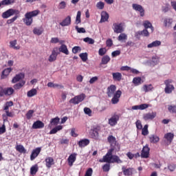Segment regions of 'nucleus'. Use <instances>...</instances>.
Returning <instances> with one entry per match:
<instances>
[{
    "label": "nucleus",
    "mask_w": 176,
    "mask_h": 176,
    "mask_svg": "<svg viewBox=\"0 0 176 176\" xmlns=\"http://www.w3.org/2000/svg\"><path fill=\"white\" fill-rule=\"evenodd\" d=\"M108 142L111 144V145H116L117 142H116V138L115 136L111 135L107 138Z\"/></svg>",
    "instance_id": "nucleus-32"
},
{
    "label": "nucleus",
    "mask_w": 176,
    "mask_h": 176,
    "mask_svg": "<svg viewBox=\"0 0 176 176\" xmlns=\"http://www.w3.org/2000/svg\"><path fill=\"white\" fill-rule=\"evenodd\" d=\"M104 6H105V3L102 1H99L96 3V8L100 10H102V9H104Z\"/></svg>",
    "instance_id": "nucleus-52"
},
{
    "label": "nucleus",
    "mask_w": 176,
    "mask_h": 176,
    "mask_svg": "<svg viewBox=\"0 0 176 176\" xmlns=\"http://www.w3.org/2000/svg\"><path fill=\"white\" fill-rule=\"evenodd\" d=\"M85 98H86V95L85 94H81L72 98L69 100V103L74 104V105H77L78 104H79V102H82V101H83Z\"/></svg>",
    "instance_id": "nucleus-6"
},
{
    "label": "nucleus",
    "mask_w": 176,
    "mask_h": 176,
    "mask_svg": "<svg viewBox=\"0 0 176 176\" xmlns=\"http://www.w3.org/2000/svg\"><path fill=\"white\" fill-rule=\"evenodd\" d=\"M120 118L119 115L116 113L113 114L111 118L109 119V124L112 127H113V126H116V124H118V122H119Z\"/></svg>",
    "instance_id": "nucleus-9"
},
{
    "label": "nucleus",
    "mask_w": 176,
    "mask_h": 176,
    "mask_svg": "<svg viewBox=\"0 0 176 176\" xmlns=\"http://www.w3.org/2000/svg\"><path fill=\"white\" fill-rule=\"evenodd\" d=\"M168 111L170 113H176V106L175 105H168Z\"/></svg>",
    "instance_id": "nucleus-45"
},
{
    "label": "nucleus",
    "mask_w": 176,
    "mask_h": 176,
    "mask_svg": "<svg viewBox=\"0 0 176 176\" xmlns=\"http://www.w3.org/2000/svg\"><path fill=\"white\" fill-rule=\"evenodd\" d=\"M153 89V87H152V85H145L143 86V90L145 91V93H148V91H151Z\"/></svg>",
    "instance_id": "nucleus-42"
},
{
    "label": "nucleus",
    "mask_w": 176,
    "mask_h": 176,
    "mask_svg": "<svg viewBox=\"0 0 176 176\" xmlns=\"http://www.w3.org/2000/svg\"><path fill=\"white\" fill-rule=\"evenodd\" d=\"M91 131H92L91 135L93 138H98L100 133L101 132V126L98 125L94 126L93 129H91Z\"/></svg>",
    "instance_id": "nucleus-10"
},
{
    "label": "nucleus",
    "mask_w": 176,
    "mask_h": 176,
    "mask_svg": "<svg viewBox=\"0 0 176 176\" xmlns=\"http://www.w3.org/2000/svg\"><path fill=\"white\" fill-rule=\"evenodd\" d=\"M126 39H127V35L124 33H121L118 37V41L120 42L122 41H126Z\"/></svg>",
    "instance_id": "nucleus-46"
},
{
    "label": "nucleus",
    "mask_w": 176,
    "mask_h": 176,
    "mask_svg": "<svg viewBox=\"0 0 176 176\" xmlns=\"http://www.w3.org/2000/svg\"><path fill=\"white\" fill-rule=\"evenodd\" d=\"M100 16L101 19L100 23H105V21H108V19H109V14H108L107 11H102Z\"/></svg>",
    "instance_id": "nucleus-20"
},
{
    "label": "nucleus",
    "mask_w": 176,
    "mask_h": 176,
    "mask_svg": "<svg viewBox=\"0 0 176 176\" xmlns=\"http://www.w3.org/2000/svg\"><path fill=\"white\" fill-rule=\"evenodd\" d=\"M10 72H12V68L8 67L7 69H5L2 72L1 79H5V78H6V76H8V75L10 74Z\"/></svg>",
    "instance_id": "nucleus-30"
},
{
    "label": "nucleus",
    "mask_w": 176,
    "mask_h": 176,
    "mask_svg": "<svg viewBox=\"0 0 176 176\" xmlns=\"http://www.w3.org/2000/svg\"><path fill=\"white\" fill-rule=\"evenodd\" d=\"M83 41L85 42L86 43H89V45H94V39L89 38V37H87L83 38Z\"/></svg>",
    "instance_id": "nucleus-43"
},
{
    "label": "nucleus",
    "mask_w": 176,
    "mask_h": 176,
    "mask_svg": "<svg viewBox=\"0 0 176 176\" xmlns=\"http://www.w3.org/2000/svg\"><path fill=\"white\" fill-rule=\"evenodd\" d=\"M115 151V148H110L106 155L103 156L102 159L99 160L100 163H117L120 164L123 163V161L120 160V157L118 155H112V152Z\"/></svg>",
    "instance_id": "nucleus-1"
},
{
    "label": "nucleus",
    "mask_w": 176,
    "mask_h": 176,
    "mask_svg": "<svg viewBox=\"0 0 176 176\" xmlns=\"http://www.w3.org/2000/svg\"><path fill=\"white\" fill-rule=\"evenodd\" d=\"M41 13V11L39 10H35L33 11L28 12L25 14V18L23 19V23L25 24V25L30 26L32 23H34V19L33 17H36L38 14Z\"/></svg>",
    "instance_id": "nucleus-3"
},
{
    "label": "nucleus",
    "mask_w": 176,
    "mask_h": 176,
    "mask_svg": "<svg viewBox=\"0 0 176 176\" xmlns=\"http://www.w3.org/2000/svg\"><path fill=\"white\" fill-rule=\"evenodd\" d=\"M67 7V3L65 1H61L58 5V9H65Z\"/></svg>",
    "instance_id": "nucleus-62"
},
{
    "label": "nucleus",
    "mask_w": 176,
    "mask_h": 176,
    "mask_svg": "<svg viewBox=\"0 0 176 176\" xmlns=\"http://www.w3.org/2000/svg\"><path fill=\"white\" fill-rule=\"evenodd\" d=\"M38 170L39 168L38 167V164H35L30 168V174L31 175H35L38 173Z\"/></svg>",
    "instance_id": "nucleus-34"
},
{
    "label": "nucleus",
    "mask_w": 176,
    "mask_h": 176,
    "mask_svg": "<svg viewBox=\"0 0 176 176\" xmlns=\"http://www.w3.org/2000/svg\"><path fill=\"white\" fill-rule=\"evenodd\" d=\"M142 79L140 77H135L133 79V83L135 86H140L141 85Z\"/></svg>",
    "instance_id": "nucleus-41"
},
{
    "label": "nucleus",
    "mask_w": 176,
    "mask_h": 176,
    "mask_svg": "<svg viewBox=\"0 0 176 176\" xmlns=\"http://www.w3.org/2000/svg\"><path fill=\"white\" fill-rule=\"evenodd\" d=\"M143 25L146 30H148V28H151V32H153V26H152V23H151L149 21H144L143 23Z\"/></svg>",
    "instance_id": "nucleus-33"
},
{
    "label": "nucleus",
    "mask_w": 176,
    "mask_h": 176,
    "mask_svg": "<svg viewBox=\"0 0 176 176\" xmlns=\"http://www.w3.org/2000/svg\"><path fill=\"white\" fill-rule=\"evenodd\" d=\"M41 151H42V148L41 147H37L34 149L30 155V160H35V159H36V157H38V155L41 153Z\"/></svg>",
    "instance_id": "nucleus-13"
},
{
    "label": "nucleus",
    "mask_w": 176,
    "mask_h": 176,
    "mask_svg": "<svg viewBox=\"0 0 176 176\" xmlns=\"http://www.w3.org/2000/svg\"><path fill=\"white\" fill-rule=\"evenodd\" d=\"M113 32L116 34H122V32H123V31H124V29L123 28V24L122 23H113Z\"/></svg>",
    "instance_id": "nucleus-11"
},
{
    "label": "nucleus",
    "mask_w": 176,
    "mask_h": 176,
    "mask_svg": "<svg viewBox=\"0 0 176 176\" xmlns=\"http://www.w3.org/2000/svg\"><path fill=\"white\" fill-rule=\"evenodd\" d=\"M79 56L82 61H83L84 63L87 61V53H81Z\"/></svg>",
    "instance_id": "nucleus-51"
},
{
    "label": "nucleus",
    "mask_w": 176,
    "mask_h": 176,
    "mask_svg": "<svg viewBox=\"0 0 176 176\" xmlns=\"http://www.w3.org/2000/svg\"><path fill=\"white\" fill-rule=\"evenodd\" d=\"M59 122H60V118L58 117L52 118L50 121L51 124H54V126L58 124Z\"/></svg>",
    "instance_id": "nucleus-49"
},
{
    "label": "nucleus",
    "mask_w": 176,
    "mask_h": 176,
    "mask_svg": "<svg viewBox=\"0 0 176 176\" xmlns=\"http://www.w3.org/2000/svg\"><path fill=\"white\" fill-rule=\"evenodd\" d=\"M151 148H149V145L146 144L145 146L143 147L141 153V157L142 159H148L149 157V151Z\"/></svg>",
    "instance_id": "nucleus-8"
},
{
    "label": "nucleus",
    "mask_w": 176,
    "mask_h": 176,
    "mask_svg": "<svg viewBox=\"0 0 176 176\" xmlns=\"http://www.w3.org/2000/svg\"><path fill=\"white\" fill-rule=\"evenodd\" d=\"M58 50L60 53L66 54V56H68V54H69V51L68 50V47L65 44L61 45L60 47L58 48Z\"/></svg>",
    "instance_id": "nucleus-22"
},
{
    "label": "nucleus",
    "mask_w": 176,
    "mask_h": 176,
    "mask_svg": "<svg viewBox=\"0 0 176 176\" xmlns=\"http://www.w3.org/2000/svg\"><path fill=\"white\" fill-rule=\"evenodd\" d=\"M91 175H93V168H89L85 172V176H91Z\"/></svg>",
    "instance_id": "nucleus-61"
},
{
    "label": "nucleus",
    "mask_w": 176,
    "mask_h": 176,
    "mask_svg": "<svg viewBox=\"0 0 176 176\" xmlns=\"http://www.w3.org/2000/svg\"><path fill=\"white\" fill-rule=\"evenodd\" d=\"M155 118H156V112L147 113L143 116L144 120H152Z\"/></svg>",
    "instance_id": "nucleus-16"
},
{
    "label": "nucleus",
    "mask_w": 176,
    "mask_h": 176,
    "mask_svg": "<svg viewBox=\"0 0 176 176\" xmlns=\"http://www.w3.org/2000/svg\"><path fill=\"white\" fill-rule=\"evenodd\" d=\"M45 127V123H43L41 120H37L34 122L32 124V129H43Z\"/></svg>",
    "instance_id": "nucleus-18"
},
{
    "label": "nucleus",
    "mask_w": 176,
    "mask_h": 176,
    "mask_svg": "<svg viewBox=\"0 0 176 176\" xmlns=\"http://www.w3.org/2000/svg\"><path fill=\"white\" fill-rule=\"evenodd\" d=\"M45 162L47 168H52V166H54V159L52 157H47Z\"/></svg>",
    "instance_id": "nucleus-14"
},
{
    "label": "nucleus",
    "mask_w": 176,
    "mask_h": 176,
    "mask_svg": "<svg viewBox=\"0 0 176 176\" xmlns=\"http://www.w3.org/2000/svg\"><path fill=\"white\" fill-rule=\"evenodd\" d=\"M15 149L17 152H19V153H27V150L24 148V146L21 144L16 145Z\"/></svg>",
    "instance_id": "nucleus-29"
},
{
    "label": "nucleus",
    "mask_w": 176,
    "mask_h": 176,
    "mask_svg": "<svg viewBox=\"0 0 176 176\" xmlns=\"http://www.w3.org/2000/svg\"><path fill=\"white\" fill-rule=\"evenodd\" d=\"M37 93H38V91L36 90V89H32L31 90L28 91L27 96L34 97V96H36Z\"/></svg>",
    "instance_id": "nucleus-38"
},
{
    "label": "nucleus",
    "mask_w": 176,
    "mask_h": 176,
    "mask_svg": "<svg viewBox=\"0 0 176 176\" xmlns=\"http://www.w3.org/2000/svg\"><path fill=\"white\" fill-rule=\"evenodd\" d=\"M71 16H67L60 23V25H61L62 27H67L68 25H71Z\"/></svg>",
    "instance_id": "nucleus-19"
},
{
    "label": "nucleus",
    "mask_w": 176,
    "mask_h": 176,
    "mask_svg": "<svg viewBox=\"0 0 176 176\" xmlns=\"http://www.w3.org/2000/svg\"><path fill=\"white\" fill-rule=\"evenodd\" d=\"M164 138L169 144H171V142H173V140H174V133H167L164 135Z\"/></svg>",
    "instance_id": "nucleus-23"
},
{
    "label": "nucleus",
    "mask_w": 176,
    "mask_h": 176,
    "mask_svg": "<svg viewBox=\"0 0 176 176\" xmlns=\"http://www.w3.org/2000/svg\"><path fill=\"white\" fill-rule=\"evenodd\" d=\"M102 170L104 173H108V171H109V170H111V164L109 163L108 164H105L103 166H102Z\"/></svg>",
    "instance_id": "nucleus-50"
},
{
    "label": "nucleus",
    "mask_w": 176,
    "mask_h": 176,
    "mask_svg": "<svg viewBox=\"0 0 176 176\" xmlns=\"http://www.w3.org/2000/svg\"><path fill=\"white\" fill-rule=\"evenodd\" d=\"M42 32H43V30L42 29L35 28L33 30V34H34L35 35H42Z\"/></svg>",
    "instance_id": "nucleus-48"
},
{
    "label": "nucleus",
    "mask_w": 176,
    "mask_h": 176,
    "mask_svg": "<svg viewBox=\"0 0 176 176\" xmlns=\"http://www.w3.org/2000/svg\"><path fill=\"white\" fill-rule=\"evenodd\" d=\"M34 110H29L26 113V118L28 120L32 118V116L34 115Z\"/></svg>",
    "instance_id": "nucleus-54"
},
{
    "label": "nucleus",
    "mask_w": 176,
    "mask_h": 176,
    "mask_svg": "<svg viewBox=\"0 0 176 176\" xmlns=\"http://www.w3.org/2000/svg\"><path fill=\"white\" fill-rule=\"evenodd\" d=\"M132 8L133 10H135L136 12H139L140 16L144 17L145 16V10H144V8L142 6L137 3H133L132 5Z\"/></svg>",
    "instance_id": "nucleus-7"
},
{
    "label": "nucleus",
    "mask_w": 176,
    "mask_h": 176,
    "mask_svg": "<svg viewBox=\"0 0 176 176\" xmlns=\"http://www.w3.org/2000/svg\"><path fill=\"white\" fill-rule=\"evenodd\" d=\"M14 93V89L12 87L4 89V96H12Z\"/></svg>",
    "instance_id": "nucleus-36"
},
{
    "label": "nucleus",
    "mask_w": 176,
    "mask_h": 176,
    "mask_svg": "<svg viewBox=\"0 0 176 176\" xmlns=\"http://www.w3.org/2000/svg\"><path fill=\"white\" fill-rule=\"evenodd\" d=\"M148 140L151 144H157L160 141V138L157 135L152 134L148 136Z\"/></svg>",
    "instance_id": "nucleus-15"
},
{
    "label": "nucleus",
    "mask_w": 176,
    "mask_h": 176,
    "mask_svg": "<svg viewBox=\"0 0 176 176\" xmlns=\"http://www.w3.org/2000/svg\"><path fill=\"white\" fill-rule=\"evenodd\" d=\"M171 83H173V80L171 79L166 80L164 81V85L166 86L164 91L166 94H171L173 90H175V87H174V85H171Z\"/></svg>",
    "instance_id": "nucleus-5"
},
{
    "label": "nucleus",
    "mask_w": 176,
    "mask_h": 176,
    "mask_svg": "<svg viewBox=\"0 0 176 176\" xmlns=\"http://www.w3.org/2000/svg\"><path fill=\"white\" fill-rule=\"evenodd\" d=\"M111 61V58L108 55H105L102 58L100 65H107Z\"/></svg>",
    "instance_id": "nucleus-27"
},
{
    "label": "nucleus",
    "mask_w": 176,
    "mask_h": 176,
    "mask_svg": "<svg viewBox=\"0 0 176 176\" xmlns=\"http://www.w3.org/2000/svg\"><path fill=\"white\" fill-rule=\"evenodd\" d=\"M84 112L86 115H88V116H91V109H90V108L85 107Z\"/></svg>",
    "instance_id": "nucleus-60"
},
{
    "label": "nucleus",
    "mask_w": 176,
    "mask_h": 176,
    "mask_svg": "<svg viewBox=\"0 0 176 176\" xmlns=\"http://www.w3.org/2000/svg\"><path fill=\"white\" fill-rule=\"evenodd\" d=\"M17 19H19V16L18 15L14 16L12 19H8L7 21V24H12V23H14V21H16L17 20Z\"/></svg>",
    "instance_id": "nucleus-53"
},
{
    "label": "nucleus",
    "mask_w": 176,
    "mask_h": 176,
    "mask_svg": "<svg viewBox=\"0 0 176 176\" xmlns=\"http://www.w3.org/2000/svg\"><path fill=\"white\" fill-rule=\"evenodd\" d=\"M25 85V81L22 80L16 84H15L14 85V89H15V90H19V89H21V87H23V86Z\"/></svg>",
    "instance_id": "nucleus-39"
},
{
    "label": "nucleus",
    "mask_w": 176,
    "mask_h": 176,
    "mask_svg": "<svg viewBox=\"0 0 176 176\" xmlns=\"http://www.w3.org/2000/svg\"><path fill=\"white\" fill-rule=\"evenodd\" d=\"M149 134V131H148V124L144 125V128L142 129V135H148Z\"/></svg>",
    "instance_id": "nucleus-47"
},
{
    "label": "nucleus",
    "mask_w": 176,
    "mask_h": 176,
    "mask_svg": "<svg viewBox=\"0 0 176 176\" xmlns=\"http://www.w3.org/2000/svg\"><path fill=\"white\" fill-rule=\"evenodd\" d=\"M76 161V153L71 154L67 159V162L70 167H72V166H74V163H75Z\"/></svg>",
    "instance_id": "nucleus-17"
},
{
    "label": "nucleus",
    "mask_w": 176,
    "mask_h": 176,
    "mask_svg": "<svg viewBox=\"0 0 176 176\" xmlns=\"http://www.w3.org/2000/svg\"><path fill=\"white\" fill-rule=\"evenodd\" d=\"M135 125L138 130H142V124H141V121L140 120L136 121Z\"/></svg>",
    "instance_id": "nucleus-59"
},
{
    "label": "nucleus",
    "mask_w": 176,
    "mask_h": 176,
    "mask_svg": "<svg viewBox=\"0 0 176 176\" xmlns=\"http://www.w3.org/2000/svg\"><path fill=\"white\" fill-rule=\"evenodd\" d=\"M112 76H113V80H117L118 82H120V80H122V73H120V72L112 73Z\"/></svg>",
    "instance_id": "nucleus-28"
},
{
    "label": "nucleus",
    "mask_w": 176,
    "mask_h": 176,
    "mask_svg": "<svg viewBox=\"0 0 176 176\" xmlns=\"http://www.w3.org/2000/svg\"><path fill=\"white\" fill-rule=\"evenodd\" d=\"M136 35L141 36L142 35L143 36H149V32H148V30L144 29L142 31H139L136 33Z\"/></svg>",
    "instance_id": "nucleus-40"
},
{
    "label": "nucleus",
    "mask_w": 176,
    "mask_h": 176,
    "mask_svg": "<svg viewBox=\"0 0 176 176\" xmlns=\"http://www.w3.org/2000/svg\"><path fill=\"white\" fill-rule=\"evenodd\" d=\"M173 21V18H166L164 20V24L166 27H171Z\"/></svg>",
    "instance_id": "nucleus-37"
},
{
    "label": "nucleus",
    "mask_w": 176,
    "mask_h": 176,
    "mask_svg": "<svg viewBox=\"0 0 176 176\" xmlns=\"http://www.w3.org/2000/svg\"><path fill=\"white\" fill-rule=\"evenodd\" d=\"M116 85H111L107 87V94L108 97H113L111 99L112 104H118L119 99L122 96V91L118 90L116 92ZM116 92V93H115Z\"/></svg>",
    "instance_id": "nucleus-2"
},
{
    "label": "nucleus",
    "mask_w": 176,
    "mask_h": 176,
    "mask_svg": "<svg viewBox=\"0 0 176 176\" xmlns=\"http://www.w3.org/2000/svg\"><path fill=\"white\" fill-rule=\"evenodd\" d=\"M14 2V0H3L0 2V4L1 6H9V5H13Z\"/></svg>",
    "instance_id": "nucleus-31"
},
{
    "label": "nucleus",
    "mask_w": 176,
    "mask_h": 176,
    "mask_svg": "<svg viewBox=\"0 0 176 176\" xmlns=\"http://www.w3.org/2000/svg\"><path fill=\"white\" fill-rule=\"evenodd\" d=\"M147 108H149V104H142L139 105V109L140 111H144V109H146Z\"/></svg>",
    "instance_id": "nucleus-58"
},
{
    "label": "nucleus",
    "mask_w": 176,
    "mask_h": 176,
    "mask_svg": "<svg viewBox=\"0 0 176 176\" xmlns=\"http://www.w3.org/2000/svg\"><path fill=\"white\" fill-rule=\"evenodd\" d=\"M168 170L173 173V171H175V168H176V165L175 164H170L168 166Z\"/></svg>",
    "instance_id": "nucleus-63"
},
{
    "label": "nucleus",
    "mask_w": 176,
    "mask_h": 176,
    "mask_svg": "<svg viewBox=\"0 0 176 176\" xmlns=\"http://www.w3.org/2000/svg\"><path fill=\"white\" fill-rule=\"evenodd\" d=\"M14 14H16V15L20 14V11H19V10L10 8L6 12L2 13L1 17L3 19H9V17H12V16H14Z\"/></svg>",
    "instance_id": "nucleus-4"
},
{
    "label": "nucleus",
    "mask_w": 176,
    "mask_h": 176,
    "mask_svg": "<svg viewBox=\"0 0 176 176\" xmlns=\"http://www.w3.org/2000/svg\"><path fill=\"white\" fill-rule=\"evenodd\" d=\"M162 45V41H155L152 42L151 43L148 44L147 45V47L148 49H152V47H157Z\"/></svg>",
    "instance_id": "nucleus-26"
},
{
    "label": "nucleus",
    "mask_w": 176,
    "mask_h": 176,
    "mask_svg": "<svg viewBox=\"0 0 176 176\" xmlns=\"http://www.w3.org/2000/svg\"><path fill=\"white\" fill-rule=\"evenodd\" d=\"M24 78V74L20 73L19 74H16L13 78H12V83H17V82H19V80H21V79H23Z\"/></svg>",
    "instance_id": "nucleus-25"
},
{
    "label": "nucleus",
    "mask_w": 176,
    "mask_h": 176,
    "mask_svg": "<svg viewBox=\"0 0 176 176\" xmlns=\"http://www.w3.org/2000/svg\"><path fill=\"white\" fill-rule=\"evenodd\" d=\"M82 15V12H80V11H78L77 12V15L76 17V24H80L81 23V19H80V16Z\"/></svg>",
    "instance_id": "nucleus-44"
},
{
    "label": "nucleus",
    "mask_w": 176,
    "mask_h": 176,
    "mask_svg": "<svg viewBox=\"0 0 176 176\" xmlns=\"http://www.w3.org/2000/svg\"><path fill=\"white\" fill-rule=\"evenodd\" d=\"M90 144V140L89 139H82L78 142V146L80 148H85Z\"/></svg>",
    "instance_id": "nucleus-21"
},
{
    "label": "nucleus",
    "mask_w": 176,
    "mask_h": 176,
    "mask_svg": "<svg viewBox=\"0 0 176 176\" xmlns=\"http://www.w3.org/2000/svg\"><path fill=\"white\" fill-rule=\"evenodd\" d=\"M106 45L108 47H111L113 45V41L111 38H109L106 41Z\"/></svg>",
    "instance_id": "nucleus-64"
},
{
    "label": "nucleus",
    "mask_w": 176,
    "mask_h": 176,
    "mask_svg": "<svg viewBox=\"0 0 176 176\" xmlns=\"http://www.w3.org/2000/svg\"><path fill=\"white\" fill-rule=\"evenodd\" d=\"M107 54V49L100 48L98 51L99 56H104Z\"/></svg>",
    "instance_id": "nucleus-57"
},
{
    "label": "nucleus",
    "mask_w": 176,
    "mask_h": 176,
    "mask_svg": "<svg viewBox=\"0 0 176 176\" xmlns=\"http://www.w3.org/2000/svg\"><path fill=\"white\" fill-rule=\"evenodd\" d=\"M76 30L78 34H85L86 32V30L84 28H79L78 26H76Z\"/></svg>",
    "instance_id": "nucleus-55"
},
{
    "label": "nucleus",
    "mask_w": 176,
    "mask_h": 176,
    "mask_svg": "<svg viewBox=\"0 0 176 176\" xmlns=\"http://www.w3.org/2000/svg\"><path fill=\"white\" fill-rule=\"evenodd\" d=\"M16 45H17V40H14L10 42V47H12V49H14V50H19L20 45L16 46Z\"/></svg>",
    "instance_id": "nucleus-35"
},
{
    "label": "nucleus",
    "mask_w": 176,
    "mask_h": 176,
    "mask_svg": "<svg viewBox=\"0 0 176 176\" xmlns=\"http://www.w3.org/2000/svg\"><path fill=\"white\" fill-rule=\"evenodd\" d=\"M122 170L124 175H128V176L133 175V168H126V167L123 166L122 167Z\"/></svg>",
    "instance_id": "nucleus-24"
},
{
    "label": "nucleus",
    "mask_w": 176,
    "mask_h": 176,
    "mask_svg": "<svg viewBox=\"0 0 176 176\" xmlns=\"http://www.w3.org/2000/svg\"><path fill=\"white\" fill-rule=\"evenodd\" d=\"M58 50V49L57 47L52 50V54L48 58V61H50V63H53V61H56V60H57V56H58V52H57Z\"/></svg>",
    "instance_id": "nucleus-12"
},
{
    "label": "nucleus",
    "mask_w": 176,
    "mask_h": 176,
    "mask_svg": "<svg viewBox=\"0 0 176 176\" xmlns=\"http://www.w3.org/2000/svg\"><path fill=\"white\" fill-rule=\"evenodd\" d=\"M80 50H82V48H80V47L75 46L72 48V53H74V54H76V53L80 52Z\"/></svg>",
    "instance_id": "nucleus-56"
}]
</instances>
